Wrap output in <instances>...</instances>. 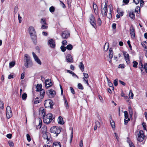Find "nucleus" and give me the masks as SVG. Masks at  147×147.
<instances>
[{
    "instance_id": "50",
    "label": "nucleus",
    "mask_w": 147,
    "mask_h": 147,
    "mask_svg": "<svg viewBox=\"0 0 147 147\" xmlns=\"http://www.w3.org/2000/svg\"><path fill=\"white\" fill-rule=\"evenodd\" d=\"M14 12L15 14L17 13L18 10V7L17 6H16L14 8Z\"/></svg>"
},
{
    "instance_id": "6",
    "label": "nucleus",
    "mask_w": 147,
    "mask_h": 147,
    "mask_svg": "<svg viewBox=\"0 0 147 147\" xmlns=\"http://www.w3.org/2000/svg\"><path fill=\"white\" fill-rule=\"evenodd\" d=\"M139 64H141V65L139 66V68L140 69L141 72H144V71L147 73V63H145L144 65L142 64V63L141 62H140L139 63Z\"/></svg>"
},
{
    "instance_id": "31",
    "label": "nucleus",
    "mask_w": 147,
    "mask_h": 147,
    "mask_svg": "<svg viewBox=\"0 0 147 147\" xmlns=\"http://www.w3.org/2000/svg\"><path fill=\"white\" fill-rule=\"evenodd\" d=\"M42 85L41 84L39 85L38 84L36 87V91H40V90H42Z\"/></svg>"
},
{
    "instance_id": "40",
    "label": "nucleus",
    "mask_w": 147,
    "mask_h": 147,
    "mask_svg": "<svg viewBox=\"0 0 147 147\" xmlns=\"http://www.w3.org/2000/svg\"><path fill=\"white\" fill-rule=\"evenodd\" d=\"M110 123L112 127L113 128H115V124L114 122L112 120L111 121H110Z\"/></svg>"
},
{
    "instance_id": "48",
    "label": "nucleus",
    "mask_w": 147,
    "mask_h": 147,
    "mask_svg": "<svg viewBox=\"0 0 147 147\" xmlns=\"http://www.w3.org/2000/svg\"><path fill=\"white\" fill-rule=\"evenodd\" d=\"M8 143L10 147H14V144L12 141H9L8 142Z\"/></svg>"
},
{
    "instance_id": "16",
    "label": "nucleus",
    "mask_w": 147,
    "mask_h": 147,
    "mask_svg": "<svg viewBox=\"0 0 147 147\" xmlns=\"http://www.w3.org/2000/svg\"><path fill=\"white\" fill-rule=\"evenodd\" d=\"M107 5L106 3L104 8L102 9L101 10V13L103 16H107Z\"/></svg>"
},
{
    "instance_id": "22",
    "label": "nucleus",
    "mask_w": 147,
    "mask_h": 147,
    "mask_svg": "<svg viewBox=\"0 0 147 147\" xmlns=\"http://www.w3.org/2000/svg\"><path fill=\"white\" fill-rule=\"evenodd\" d=\"M42 124V120L39 118V124L38 125L36 126V129H38L41 128Z\"/></svg>"
},
{
    "instance_id": "64",
    "label": "nucleus",
    "mask_w": 147,
    "mask_h": 147,
    "mask_svg": "<svg viewBox=\"0 0 147 147\" xmlns=\"http://www.w3.org/2000/svg\"><path fill=\"white\" fill-rule=\"evenodd\" d=\"M6 136L8 138L11 139L12 137V134H7V135Z\"/></svg>"
},
{
    "instance_id": "29",
    "label": "nucleus",
    "mask_w": 147,
    "mask_h": 147,
    "mask_svg": "<svg viewBox=\"0 0 147 147\" xmlns=\"http://www.w3.org/2000/svg\"><path fill=\"white\" fill-rule=\"evenodd\" d=\"M64 103L67 109H68L69 108V106L68 105V103L67 102V101L66 99V98H64Z\"/></svg>"
},
{
    "instance_id": "51",
    "label": "nucleus",
    "mask_w": 147,
    "mask_h": 147,
    "mask_svg": "<svg viewBox=\"0 0 147 147\" xmlns=\"http://www.w3.org/2000/svg\"><path fill=\"white\" fill-rule=\"evenodd\" d=\"M130 120V119L129 118H128L127 119H124V124L125 125H126L128 123L129 121Z\"/></svg>"
},
{
    "instance_id": "27",
    "label": "nucleus",
    "mask_w": 147,
    "mask_h": 147,
    "mask_svg": "<svg viewBox=\"0 0 147 147\" xmlns=\"http://www.w3.org/2000/svg\"><path fill=\"white\" fill-rule=\"evenodd\" d=\"M41 99H40L39 100V98L38 97H37L35 99L34 102V104H37L39 103L41 101Z\"/></svg>"
},
{
    "instance_id": "61",
    "label": "nucleus",
    "mask_w": 147,
    "mask_h": 147,
    "mask_svg": "<svg viewBox=\"0 0 147 147\" xmlns=\"http://www.w3.org/2000/svg\"><path fill=\"white\" fill-rule=\"evenodd\" d=\"M141 7H143L144 4V1L143 0H141L140 1Z\"/></svg>"
},
{
    "instance_id": "32",
    "label": "nucleus",
    "mask_w": 147,
    "mask_h": 147,
    "mask_svg": "<svg viewBox=\"0 0 147 147\" xmlns=\"http://www.w3.org/2000/svg\"><path fill=\"white\" fill-rule=\"evenodd\" d=\"M35 61L38 64L40 65H41L42 64V63L40 60V59L38 58V57L36 58L35 59H34Z\"/></svg>"
},
{
    "instance_id": "35",
    "label": "nucleus",
    "mask_w": 147,
    "mask_h": 147,
    "mask_svg": "<svg viewBox=\"0 0 147 147\" xmlns=\"http://www.w3.org/2000/svg\"><path fill=\"white\" fill-rule=\"evenodd\" d=\"M27 97V95L25 93H24L22 96V98L23 100H25Z\"/></svg>"
},
{
    "instance_id": "37",
    "label": "nucleus",
    "mask_w": 147,
    "mask_h": 147,
    "mask_svg": "<svg viewBox=\"0 0 147 147\" xmlns=\"http://www.w3.org/2000/svg\"><path fill=\"white\" fill-rule=\"evenodd\" d=\"M49 10L51 13L53 12L55 10V7L53 6H52L49 8Z\"/></svg>"
},
{
    "instance_id": "12",
    "label": "nucleus",
    "mask_w": 147,
    "mask_h": 147,
    "mask_svg": "<svg viewBox=\"0 0 147 147\" xmlns=\"http://www.w3.org/2000/svg\"><path fill=\"white\" fill-rule=\"evenodd\" d=\"M48 45L51 48H55V40L52 39L49 40H48Z\"/></svg>"
},
{
    "instance_id": "8",
    "label": "nucleus",
    "mask_w": 147,
    "mask_h": 147,
    "mask_svg": "<svg viewBox=\"0 0 147 147\" xmlns=\"http://www.w3.org/2000/svg\"><path fill=\"white\" fill-rule=\"evenodd\" d=\"M90 23L92 26L95 28H96V25L95 24V20L94 16L92 14L91 15L90 17Z\"/></svg>"
},
{
    "instance_id": "3",
    "label": "nucleus",
    "mask_w": 147,
    "mask_h": 147,
    "mask_svg": "<svg viewBox=\"0 0 147 147\" xmlns=\"http://www.w3.org/2000/svg\"><path fill=\"white\" fill-rule=\"evenodd\" d=\"M61 127L57 126H54L51 127L50 131L51 133L56 134V136H57L61 132Z\"/></svg>"
},
{
    "instance_id": "13",
    "label": "nucleus",
    "mask_w": 147,
    "mask_h": 147,
    "mask_svg": "<svg viewBox=\"0 0 147 147\" xmlns=\"http://www.w3.org/2000/svg\"><path fill=\"white\" fill-rule=\"evenodd\" d=\"M42 137L44 139L47 140V142H48V143L49 144V142L50 140L49 138H50L49 134L47 132L44 133H43Z\"/></svg>"
},
{
    "instance_id": "54",
    "label": "nucleus",
    "mask_w": 147,
    "mask_h": 147,
    "mask_svg": "<svg viewBox=\"0 0 147 147\" xmlns=\"http://www.w3.org/2000/svg\"><path fill=\"white\" fill-rule=\"evenodd\" d=\"M83 74L84 76V78H85L87 79L88 78L89 76L88 74L83 73Z\"/></svg>"
},
{
    "instance_id": "19",
    "label": "nucleus",
    "mask_w": 147,
    "mask_h": 147,
    "mask_svg": "<svg viewBox=\"0 0 147 147\" xmlns=\"http://www.w3.org/2000/svg\"><path fill=\"white\" fill-rule=\"evenodd\" d=\"M39 92L40 95V98L41 99H42L45 96V90L44 89H42L40 90Z\"/></svg>"
},
{
    "instance_id": "9",
    "label": "nucleus",
    "mask_w": 147,
    "mask_h": 147,
    "mask_svg": "<svg viewBox=\"0 0 147 147\" xmlns=\"http://www.w3.org/2000/svg\"><path fill=\"white\" fill-rule=\"evenodd\" d=\"M6 116L7 119H9L12 116V112L11 107L7 106L6 108Z\"/></svg>"
},
{
    "instance_id": "47",
    "label": "nucleus",
    "mask_w": 147,
    "mask_h": 147,
    "mask_svg": "<svg viewBox=\"0 0 147 147\" xmlns=\"http://www.w3.org/2000/svg\"><path fill=\"white\" fill-rule=\"evenodd\" d=\"M78 88L80 89L83 90L84 89L83 87L82 84L80 83L78 84Z\"/></svg>"
},
{
    "instance_id": "46",
    "label": "nucleus",
    "mask_w": 147,
    "mask_h": 147,
    "mask_svg": "<svg viewBox=\"0 0 147 147\" xmlns=\"http://www.w3.org/2000/svg\"><path fill=\"white\" fill-rule=\"evenodd\" d=\"M4 103L3 101L0 100V108L1 109L4 108Z\"/></svg>"
},
{
    "instance_id": "39",
    "label": "nucleus",
    "mask_w": 147,
    "mask_h": 147,
    "mask_svg": "<svg viewBox=\"0 0 147 147\" xmlns=\"http://www.w3.org/2000/svg\"><path fill=\"white\" fill-rule=\"evenodd\" d=\"M133 67L135 68L137 67V65L138 64V63L136 61H133Z\"/></svg>"
},
{
    "instance_id": "62",
    "label": "nucleus",
    "mask_w": 147,
    "mask_h": 147,
    "mask_svg": "<svg viewBox=\"0 0 147 147\" xmlns=\"http://www.w3.org/2000/svg\"><path fill=\"white\" fill-rule=\"evenodd\" d=\"M107 18H109V19H111L112 18V15H111V13L110 12L109 13V15H108V16H107Z\"/></svg>"
},
{
    "instance_id": "59",
    "label": "nucleus",
    "mask_w": 147,
    "mask_h": 147,
    "mask_svg": "<svg viewBox=\"0 0 147 147\" xmlns=\"http://www.w3.org/2000/svg\"><path fill=\"white\" fill-rule=\"evenodd\" d=\"M142 125L143 127L144 128V130H146V123H144V122H143L142 123Z\"/></svg>"
},
{
    "instance_id": "4",
    "label": "nucleus",
    "mask_w": 147,
    "mask_h": 147,
    "mask_svg": "<svg viewBox=\"0 0 147 147\" xmlns=\"http://www.w3.org/2000/svg\"><path fill=\"white\" fill-rule=\"evenodd\" d=\"M45 106V107H50L52 108L53 106L54 105L51 100L47 99L45 100L44 102Z\"/></svg>"
},
{
    "instance_id": "36",
    "label": "nucleus",
    "mask_w": 147,
    "mask_h": 147,
    "mask_svg": "<svg viewBox=\"0 0 147 147\" xmlns=\"http://www.w3.org/2000/svg\"><path fill=\"white\" fill-rule=\"evenodd\" d=\"M93 8L94 11L95 12L96 11H97V7L96 5L94 3H93Z\"/></svg>"
},
{
    "instance_id": "24",
    "label": "nucleus",
    "mask_w": 147,
    "mask_h": 147,
    "mask_svg": "<svg viewBox=\"0 0 147 147\" xmlns=\"http://www.w3.org/2000/svg\"><path fill=\"white\" fill-rule=\"evenodd\" d=\"M113 51L112 49L110 48L109 50V57L110 59L113 58Z\"/></svg>"
},
{
    "instance_id": "28",
    "label": "nucleus",
    "mask_w": 147,
    "mask_h": 147,
    "mask_svg": "<svg viewBox=\"0 0 147 147\" xmlns=\"http://www.w3.org/2000/svg\"><path fill=\"white\" fill-rule=\"evenodd\" d=\"M108 84L109 86L111 88V89L114 90V88L113 86V84L109 80H108Z\"/></svg>"
},
{
    "instance_id": "10",
    "label": "nucleus",
    "mask_w": 147,
    "mask_h": 147,
    "mask_svg": "<svg viewBox=\"0 0 147 147\" xmlns=\"http://www.w3.org/2000/svg\"><path fill=\"white\" fill-rule=\"evenodd\" d=\"M47 93L49 97L51 98H53L56 94V92L52 89H50L47 91Z\"/></svg>"
},
{
    "instance_id": "53",
    "label": "nucleus",
    "mask_w": 147,
    "mask_h": 147,
    "mask_svg": "<svg viewBox=\"0 0 147 147\" xmlns=\"http://www.w3.org/2000/svg\"><path fill=\"white\" fill-rule=\"evenodd\" d=\"M113 84L115 86H116L118 85L117 80L116 79L114 81Z\"/></svg>"
},
{
    "instance_id": "45",
    "label": "nucleus",
    "mask_w": 147,
    "mask_h": 147,
    "mask_svg": "<svg viewBox=\"0 0 147 147\" xmlns=\"http://www.w3.org/2000/svg\"><path fill=\"white\" fill-rule=\"evenodd\" d=\"M15 62L12 61L9 63V66L10 68L12 67L15 65Z\"/></svg>"
},
{
    "instance_id": "44",
    "label": "nucleus",
    "mask_w": 147,
    "mask_h": 147,
    "mask_svg": "<svg viewBox=\"0 0 147 147\" xmlns=\"http://www.w3.org/2000/svg\"><path fill=\"white\" fill-rule=\"evenodd\" d=\"M60 49L62 52H64L66 49V47L63 46H62L61 47Z\"/></svg>"
},
{
    "instance_id": "7",
    "label": "nucleus",
    "mask_w": 147,
    "mask_h": 147,
    "mask_svg": "<svg viewBox=\"0 0 147 147\" xmlns=\"http://www.w3.org/2000/svg\"><path fill=\"white\" fill-rule=\"evenodd\" d=\"M123 53L124 56V58L127 64H129L130 63V57L129 54L125 51H123Z\"/></svg>"
},
{
    "instance_id": "55",
    "label": "nucleus",
    "mask_w": 147,
    "mask_h": 147,
    "mask_svg": "<svg viewBox=\"0 0 147 147\" xmlns=\"http://www.w3.org/2000/svg\"><path fill=\"white\" fill-rule=\"evenodd\" d=\"M125 67V65L123 64H120L118 67L121 68H123Z\"/></svg>"
},
{
    "instance_id": "58",
    "label": "nucleus",
    "mask_w": 147,
    "mask_h": 147,
    "mask_svg": "<svg viewBox=\"0 0 147 147\" xmlns=\"http://www.w3.org/2000/svg\"><path fill=\"white\" fill-rule=\"evenodd\" d=\"M130 42L129 40H128L127 41V44H128V45H129V47L130 48V49L131 50H132V47L131 46V45L130 44Z\"/></svg>"
},
{
    "instance_id": "2",
    "label": "nucleus",
    "mask_w": 147,
    "mask_h": 147,
    "mask_svg": "<svg viewBox=\"0 0 147 147\" xmlns=\"http://www.w3.org/2000/svg\"><path fill=\"white\" fill-rule=\"evenodd\" d=\"M28 30L31 38L34 42L36 39V36L35 34L36 31L35 29L33 27L30 26Z\"/></svg>"
},
{
    "instance_id": "20",
    "label": "nucleus",
    "mask_w": 147,
    "mask_h": 147,
    "mask_svg": "<svg viewBox=\"0 0 147 147\" xmlns=\"http://www.w3.org/2000/svg\"><path fill=\"white\" fill-rule=\"evenodd\" d=\"M58 122L59 124L63 125L64 124V122L63 121V118L61 116H59L58 119Z\"/></svg>"
},
{
    "instance_id": "63",
    "label": "nucleus",
    "mask_w": 147,
    "mask_h": 147,
    "mask_svg": "<svg viewBox=\"0 0 147 147\" xmlns=\"http://www.w3.org/2000/svg\"><path fill=\"white\" fill-rule=\"evenodd\" d=\"M80 147H83V141L81 140L80 143Z\"/></svg>"
},
{
    "instance_id": "15",
    "label": "nucleus",
    "mask_w": 147,
    "mask_h": 147,
    "mask_svg": "<svg viewBox=\"0 0 147 147\" xmlns=\"http://www.w3.org/2000/svg\"><path fill=\"white\" fill-rule=\"evenodd\" d=\"M45 86L46 88H48L52 85V83L49 79L45 80Z\"/></svg>"
},
{
    "instance_id": "43",
    "label": "nucleus",
    "mask_w": 147,
    "mask_h": 147,
    "mask_svg": "<svg viewBox=\"0 0 147 147\" xmlns=\"http://www.w3.org/2000/svg\"><path fill=\"white\" fill-rule=\"evenodd\" d=\"M40 22L43 25H47V24L45 20L43 18L41 19Z\"/></svg>"
},
{
    "instance_id": "1",
    "label": "nucleus",
    "mask_w": 147,
    "mask_h": 147,
    "mask_svg": "<svg viewBox=\"0 0 147 147\" xmlns=\"http://www.w3.org/2000/svg\"><path fill=\"white\" fill-rule=\"evenodd\" d=\"M24 66L27 68L31 67L33 65V63L29 55L26 54L24 58Z\"/></svg>"
},
{
    "instance_id": "17",
    "label": "nucleus",
    "mask_w": 147,
    "mask_h": 147,
    "mask_svg": "<svg viewBox=\"0 0 147 147\" xmlns=\"http://www.w3.org/2000/svg\"><path fill=\"white\" fill-rule=\"evenodd\" d=\"M66 61L68 63H72L73 61L72 57L70 54H68L66 56Z\"/></svg>"
},
{
    "instance_id": "23",
    "label": "nucleus",
    "mask_w": 147,
    "mask_h": 147,
    "mask_svg": "<svg viewBox=\"0 0 147 147\" xmlns=\"http://www.w3.org/2000/svg\"><path fill=\"white\" fill-rule=\"evenodd\" d=\"M46 118L49 119L52 121L53 120V115L51 113H48L46 115Z\"/></svg>"
},
{
    "instance_id": "49",
    "label": "nucleus",
    "mask_w": 147,
    "mask_h": 147,
    "mask_svg": "<svg viewBox=\"0 0 147 147\" xmlns=\"http://www.w3.org/2000/svg\"><path fill=\"white\" fill-rule=\"evenodd\" d=\"M127 142L129 144L130 147H135L134 145L131 142L129 141H128Z\"/></svg>"
},
{
    "instance_id": "41",
    "label": "nucleus",
    "mask_w": 147,
    "mask_h": 147,
    "mask_svg": "<svg viewBox=\"0 0 147 147\" xmlns=\"http://www.w3.org/2000/svg\"><path fill=\"white\" fill-rule=\"evenodd\" d=\"M97 23V24L99 26H100L101 25L102 21H101V20L100 18H99L98 19Z\"/></svg>"
},
{
    "instance_id": "38",
    "label": "nucleus",
    "mask_w": 147,
    "mask_h": 147,
    "mask_svg": "<svg viewBox=\"0 0 147 147\" xmlns=\"http://www.w3.org/2000/svg\"><path fill=\"white\" fill-rule=\"evenodd\" d=\"M95 125L98 127H99L100 126V122L98 121H96L95 122Z\"/></svg>"
},
{
    "instance_id": "60",
    "label": "nucleus",
    "mask_w": 147,
    "mask_h": 147,
    "mask_svg": "<svg viewBox=\"0 0 147 147\" xmlns=\"http://www.w3.org/2000/svg\"><path fill=\"white\" fill-rule=\"evenodd\" d=\"M70 90H71V92L73 94H75V91H74V88L72 87H70Z\"/></svg>"
},
{
    "instance_id": "11",
    "label": "nucleus",
    "mask_w": 147,
    "mask_h": 147,
    "mask_svg": "<svg viewBox=\"0 0 147 147\" xmlns=\"http://www.w3.org/2000/svg\"><path fill=\"white\" fill-rule=\"evenodd\" d=\"M130 33L131 38L133 39H135V29L132 25H131L130 27Z\"/></svg>"
},
{
    "instance_id": "18",
    "label": "nucleus",
    "mask_w": 147,
    "mask_h": 147,
    "mask_svg": "<svg viewBox=\"0 0 147 147\" xmlns=\"http://www.w3.org/2000/svg\"><path fill=\"white\" fill-rule=\"evenodd\" d=\"M43 116L44 117H43V121L44 122L47 124H48L49 123H50L52 121L49 119L46 118V117H45V116H44V115H45V113H43Z\"/></svg>"
},
{
    "instance_id": "33",
    "label": "nucleus",
    "mask_w": 147,
    "mask_h": 147,
    "mask_svg": "<svg viewBox=\"0 0 147 147\" xmlns=\"http://www.w3.org/2000/svg\"><path fill=\"white\" fill-rule=\"evenodd\" d=\"M109 47V44L106 43L104 47V50L105 51H107L108 50Z\"/></svg>"
},
{
    "instance_id": "34",
    "label": "nucleus",
    "mask_w": 147,
    "mask_h": 147,
    "mask_svg": "<svg viewBox=\"0 0 147 147\" xmlns=\"http://www.w3.org/2000/svg\"><path fill=\"white\" fill-rule=\"evenodd\" d=\"M66 49L69 50H71L72 49L73 46L71 44H69L67 46Z\"/></svg>"
},
{
    "instance_id": "56",
    "label": "nucleus",
    "mask_w": 147,
    "mask_h": 147,
    "mask_svg": "<svg viewBox=\"0 0 147 147\" xmlns=\"http://www.w3.org/2000/svg\"><path fill=\"white\" fill-rule=\"evenodd\" d=\"M60 2L63 8H64L65 7V6L64 3L61 1H60Z\"/></svg>"
},
{
    "instance_id": "30",
    "label": "nucleus",
    "mask_w": 147,
    "mask_h": 147,
    "mask_svg": "<svg viewBox=\"0 0 147 147\" xmlns=\"http://www.w3.org/2000/svg\"><path fill=\"white\" fill-rule=\"evenodd\" d=\"M129 96L130 99H132L133 98L134 94L132 93V90H130L129 93Z\"/></svg>"
},
{
    "instance_id": "26",
    "label": "nucleus",
    "mask_w": 147,
    "mask_h": 147,
    "mask_svg": "<svg viewBox=\"0 0 147 147\" xmlns=\"http://www.w3.org/2000/svg\"><path fill=\"white\" fill-rule=\"evenodd\" d=\"M129 16L133 20L135 18V16L133 12H130L129 13Z\"/></svg>"
},
{
    "instance_id": "25",
    "label": "nucleus",
    "mask_w": 147,
    "mask_h": 147,
    "mask_svg": "<svg viewBox=\"0 0 147 147\" xmlns=\"http://www.w3.org/2000/svg\"><path fill=\"white\" fill-rule=\"evenodd\" d=\"M53 147H61L60 142H54L53 144Z\"/></svg>"
},
{
    "instance_id": "21",
    "label": "nucleus",
    "mask_w": 147,
    "mask_h": 147,
    "mask_svg": "<svg viewBox=\"0 0 147 147\" xmlns=\"http://www.w3.org/2000/svg\"><path fill=\"white\" fill-rule=\"evenodd\" d=\"M79 67L82 72L84 71V67L82 62H81L80 63Z\"/></svg>"
},
{
    "instance_id": "14",
    "label": "nucleus",
    "mask_w": 147,
    "mask_h": 147,
    "mask_svg": "<svg viewBox=\"0 0 147 147\" xmlns=\"http://www.w3.org/2000/svg\"><path fill=\"white\" fill-rule=\"evenodd\" d=\"M70 35L69 32L65 31L63 32L61 36L63 38H67L69 37Z\"/></svg>"
},
{
    "instance_id": "57",
    "label": "nucleus",
    "mask_w": 147,
    "mask_h": 147,
    "mask_svg": "<svg viewBox=\"0 0 147 147\" xmlns=\"http://www.w3.org/2000/svg\"><path fill=\"white\" fill-rule=\"evenodd\" d=\"M141 0H133V2L136 5L138 4Z\"/></svg>"
},
{
    "instance_id": "5",
    "label": "nucleus",
    "mask_w": 147,
    "mask_h": 147,
    "mask_svg": "<svg viewBox=\"0 0 147 147\" xmlns=\"http://www.w3.org/2000/svg\"><path fill=\"white\" fill-rule=\"evenodd\" d=\"M144 137L145 136L144 134L143 131L142 130H141L138 134L137 140L139 142H141L144 140Z\"/></svg>"
},
{
    "instance_id": "42",
    "label": "nucleus",
    "mask_w": 147,
    "mask_h": 147,
    "mask_svg": "<svg viewBox=\"0 0 147 147\" xmlns=\"http://www.w3.org/2000/svg\"><path fill=\"white\" fill-rule=\"evenodd\" d=\"M125 119H127L128 117V115L127 112V111H125L124 112Z\"/></svg>"
},
{
    "instance_id": "52",
    "label": "nucleus",
    "mask_w": 147,
    "mask_h": 147,
    "mask_svg": "<svg viewBox=\"0 0 147 147\" xmlns=\"http://www.w3.org/2000/svg\"><path fill=\"white\" fill-rule=\"evenodd\" d=\"M27 139L28 142H30L31 140L30 136L28 134H26Z\"/></svg>"
}]
</instances>
